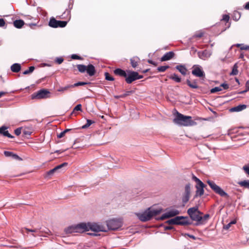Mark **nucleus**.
I'll return each instance as SVG.
<instances>
[{
	"label": "nucleus",
	"mask_w": 249,
	"mask_h": 249,
	"mask_svg": "<svg viewBox=\"0 0 249 249\" xmlns=\"http://www.w3.org/2000/svg\"><path fill=\"white\" fill-rule=\"evenodd\" d=\"M173 122L180 126H192L195 125L196 123L192 120V117L185 116L178 112L173 120Z\"/></svg>",
	"instance_id": "nucleus-1"
},
{
	"label": "nucleus",
	"mask_w": 249,
	"mask_h": 249,
	"mask_svg": "<svg viewBox=\"0 0 249 249\" xmlns=\"http://www.w3.org/2000/svg\"><path fill=\"white\" fill-rule=\"evenodd\" d=\"M161 212V209H154L150 208L147 209L143 213H138L137 215L141 221L146 222L150 220L154 216L160 214Z\"/></svg>",
	"instance_id": "nucleus-2"
},
{
	"label": "nucleus",
	"mask_w": 249,
	"mask_h": 249,
	"mask_svg": "<svg viewBox=\"0 0 249 249\" xmlns=\"http://www.w3.org/2000/svg\"><path fill=\"white\" fill-rule=\"evenodd\" d=\"M187 213L193 221L197 222V224H202V215L203 213L198 210V207L189 208L187 210Z\"/></svg>",
	"instance_id": "nucleus-3"
},
{
	"label": "nucleus",
	"mask_w": 249,
	"mask_h": 249,
	"mask_svg": "<svg viewBox=\"0 0 249 249\" xmlns=\"http://www.w3.org/2000/svg\"><path fill=\"white\" fill-rule=\"evenodd\" d=\"M86 227L85 223H81L76 225L71 226L65 229V231L67 234H71L74 233H82L85 231Z\"/></svg>",
	"instance_id": "nucleus-4"
},
{
	"label": "nucleus",
	"mask_w": 249,
	"mask_h": 249,
	"mask_svg": "<svg viewBox=\"0 0 249 249\" xmlns=\"http://www.w3.org/2000/svg\"><path fill=\"white\" fill-rule=\"evenodd\" d=\"M85 231L91 230L95 232L104 231L106 232L107 230L104 226L97 223L88 222L86 223Z\"/></svg>",
	"instance_id": "nucleus-5"
},
{
	"label": "nucleus",
	"mask_w": 249,
	"mask_h": 249,
	"mask_svg": "<svg viewBox=\"0 0 249 249\" xmlns=\"http://www.w3.org/2000/svg\"><path fill=\"white\" fill-rule=\"evenodd\" d=\"M78 70L81 73H84L85 71L90 76H93L96 73V70L94 66L92 64H89L87 66L79 64L76 66Z\"/></svg>",
	"instance_id": "nucleus-6"
},
{
	"label": "nucleus",
	"mask_w": 249,
	"mask_h": 249,
	"mask_svg": "<svg viewBox=\"0 0 249 249\" xmlns=\"http://www.w3.org/2000/svg\"><path fill=\"white\" fill-rule=\"evenodd\" d=\"M143 77V75H140L138 72L128 71H127V76L125 80L127 84H131L133 81L142 79Z\"/></svg>",
	"instance_id": "nucleus-7"
},
{
	"label": "nucleus",
	"mask_w": 249,
	"mask_h": 249,
	"mask_svg": "<svg viewBox=\"0 0 249 249\" xmlns=\"http://www.w3.org/2000/svg\"><path fill=\"white\" fill-rule=\"evenodd\" d=\"M207 183L210 186L211 188L216 194L220 195L221 196L229 197V195L223 190H222L219 186L217 185L213 181L208 180Z\"/></svg>",
	"instance_id": "nucleus-8"
},
{
	"label": "nucleus",
	"mask_w": 249,
	"mask_h": 249,
	"mask_svg": "<svg viewBox=\"0 0 249 249\" xmlns=\"http://www.w3.org/2000/svg\"><path fill=\"white\" fill-rule=\"evenodd\" d=\"M107 229L109 230H116L122 227V222L119 219H112L106 222Z\"/></svg>",
	"instance_id": "nucleus-9"
},
{
	"label": "nucleus",
	"mask_w": 249,
	"mask_h": 249,
	"mask_svg": "<svg viewBox=\"0 0 249 249\" xmlns=\"http://www.w3.org/2000/svg\"><path fill=\"white\" fill-rule=\"evenodd\" d=\"M50 94V92L47 89H42L32 94L31 97L32 99H46L49 97Z\"/></svg>",
	"instance_id": "nucleus-10"
},
{
	"label": "nucleus",
	"mask_w": 249,
	"mask_h": 249,
	"mask_svg": "<svg viewBox=\"0 0 249 249\" xmlns=\"http://www.w3.org/2000/svg\"><path fill=\"white\" fill-rule=\"evenodd\" d=\"M192 73L194 76L199 77H205V74L201 66L198 65H195L193 66Z\"/></svg>",
	"instance_id": "nucleus-11"
},
{
	"label": "nucleus",
	"mask_w": 249,
	"mask_h": 249,
	"mask_svg": "<svg viewBox=\"0 0 249 249\" xmlns=\"http://www.w3.org/2000/svg\"><path fill=\"white\" fill-rule=\"evenodd\" d=\"M67 22L66 21H60L56 20L54 18H51L49 25L53 28L64 27L67 25Z\"/></svg>",
	"instance_id": "nucleus-12"
},
{
	"label": "nucleus",
	"mask_w": 249,
	"mask_h": 249,
	"mask_svg": "<svg viewBox=\"0 0 249 249\" xmlns=\"http://www.w3.org/2000/svg\"><path fill=\"white\" fill-rule=\"evenodd\" d=\"M179 213V211L176 209H172L167 211L165 213L162 214L160 217V219L164 220L165 219L169 218L170 217H173L177 215H178Z\"/></svg>",
	"instance_id": "nucleus-13"
},
{
	"label": "nucleus",
	"mask_w": 249,
	"mask_h": 249,
	"mask_svg": "<svg viewBox=\"0 0 249 249\" xmlns=\"http://www.w3.org/2000/svg\"><path fill=\"white\" fill-rule=\"evenodd\" d=\"M7 127L5 126H2L0 127V134L9 138H13L14 136L11 135L8 130Z\"/></svg>",
	"instance_id": "nucleus-14"
},
{
	"label": "nucleus",
	"mask_w": 249,
	"mask_h": 249,
	"mask_svg": "<svg viewBox=\"0 0 249 249\" xmlns=\"http://www.w3.org/2000/svg\"><path fill=\"white\" fill-rule=\"evenodd\" d=\"M175 55L173 52H169L165 53L160 58L161 61H165L173 58Z\"/></svg>",
	"instance_id": "nucleus-15"
},
{
	"label": "nucleus",
	"mask_w": 249,
	"mask_h": 249,
	"mask_svg": "<svg viewBox=\"0 0 249 249\" xmlns=\"http://www.w3.org/2000/svg\"><path fill=\"white\" fill-rule=\"evenodd\" d=\"M175 218L177 219L176 225H186L189 224L186 218L183 216H176Z\"/></svg>",
	"instance_id": "nucleus-16"
},
{
	"label": "nucleus",
	"mask_w": 249,
	"mask_h": 249,
	"mask_svg": "<svg viewBox=\"0 0 249 249\" xmlns=\"http://www.w3.org/2000/svg\"><path fill=\"white\" fill-rule=\"evenodd\" d=\"M186 84L187 85L192 89H197L199 88V86L197 84V80L195 79L191 81L189 79L186 80Z\"/></svg>",
	"instance_id": "nucleus-17"
},
{
	"label": "nucleus",
	"mask_w": 249,
	"mask_h": 249,
	"mask_svg": "<svg viewBox=\"0 0 249 249\" xmlns=\"http://www.w3.org/2000/svg\"><path fill=\"white\" fill-rule=\"evenodd\" d=\"M68 163L67 162H64L61 164H60L56 167H55L53 169L50 170L47 172V175L48 176H52L54 172H55L57 170H58L59 169H61L63 167L65 166H67Z\"/></svg>",
	"instance_id": "nucleus-18"
},
{
	"label": "nucleus",
	"mask_w": 249,
	"mask_h": 249,
	"mask_svg": "<svg viewBox=\"0 0 249 249\" xmlns=\"http://www.w3.org/2000/svg\"><path fill=\"white\" fill-rule=\"evenodd\" d=\"M4 154L6 157H11L13 159L21 160L22 159L19 157L18 155L14 154V153L10 151H5L4 152Z\"/></svg>",
	"instance_id": "nucleus-19"
},
{
	"label": "nucleus",
	"mask_w": 249,
	"mask_h": 249,
	"mask_svg": "<svg viewBox=\"0 0 249 249\" xmlns=\"http://www.w3.org/2000/svg\"><path fill=\"white\" fill-rule=\"evenodd\" d=\"M114 73L118 76L123 77L125 78L127 76V73L123 70L118 68L114 71Z\"/></svg>",
	"instance_id": "nucleus-20"
},
{
	"label": "nucleus",
	"mask_w": 249,
	"mask_h": 249,
	"mask_svg": "<svg viewBox=\"0 0 249 249\" xmlns=\"http://www.w3.org/2000/svg\"><path fill=\"white\" fill-rule=\"evenodd\" d=\"M130 61L132 67L134 68H135L140 63V59L137 56H134L130 59Z\"/></svg>",
	"instance_id": "nucleus-21"
},
{
	"label": "nucleus",
	"mask_w": 249,
	"mask_h": 249,
	"mask_svg": "<svg viewBox=\"0 0 249 249\" xmlns=\"http://www.w3.org/2000/svg\"><path fill=\"white\" fill-rule=\"evenodd\" d=\"M197 54L199 58L203 60H205L210 56V54L207 50L202 52H198Z\"/></svg>",
	"instance_id": "nucleus-22"
},
{
	"label": "nucleus",
	"mask_w": 249,
	"mask_h": 249,
	"mask_svg": "<svg viewBox=\"0 0 249 249\" xmlns=\"http://www.w3.org/2000/svg\"><path fill=\"white\" fill-rule=\"evenodd\" d=\"M176 69L178 70L182 75L186 74L187 69L185 66L182 65H178L176 66Z\"/></svg>",
	"instance_id": "nucleus-23"
},
{
	"label": "nucleus",
	"mask_w": 249,
	"mask_h": 249,
	"mask_svg": "<svg viewBox=\"0 0 249 249\" xmlns=\"http://www.w3.org/2000/svg\"><path fill=\"white\" fill-rule=\"evenodd\" d=\"M11 70L14 72H18L21 70V66L19 64L15 63L11 66Z\"/></svg>",
	"instance_id": "nucleus-24"
},
{
	"label": "nucleus",
	"mask_w": 249,
	"mask_h": 249,
	"mask_svg": "<svg viewBox=\"0 0 249 249\" xmlns=\"http://www.w3.org/2000/svg\"><path fill=\"white\" fill-rule=\"evenodd\" d=\"M247 106L245 105H240L231 109V111H240L246 108Z\"/></svg>",
	"instance_id": "nucleus-25"
},
{
	"label": "nucleus",
	"mask_w": 249,
	"mask_h": 249,
	"mask_svg": "<svg viewBox=\"0 0 249 249\" xmlns=\"http://www.w3.org/2000/svg\"><path fill=\"white\" fill-rule=\"evenodd\" d=\"M14 26L17 28H21L24 24V22L21 19L16 20L14 21Z\"/></svg>",
	"instance_id": "nucleus-26"
},
{
	"label": "nucleus",
	"mask_w": 249,
	"mask_h": 249,
	"mask_svg": "<svg viewBox=\"0 0 249 249\" xmlns=\"http://www.w3.org/2000/svg\"><path fill=\"white\" fill-rule=\"evenodd\" d=\"M240 186L249 189V180H245L238 182Z\"/></svg>",
	"instance_id": "nucleus-27"
},
{
	"label": "nucleus",
	"mask_w": 249,
	"mask_h": 249,
	"mask_svg": "<svg viewBox=\"0 0 249 249\" xmlns=\"http://www.w3.org/2000/svg\"><path fill=\"white\" fill-rule=\"evenodd\" d=\"M169 78L175 81L177 83H179L181 82V78L178 77L177 74L174 73L173 75L169 76Z\"/></svg>",
	"instance_id": "nucleus-28"
},
{
	"label": "nucleus",
	"mask_w": 249,
	"mask_h": 249,
	"mask_svg": "<svg viewBox=\"0 0 249 249\" xmlns=\"http://www.w3.org/2000/svg\"><path fill=\"white\" fill-rule=\"evenodd\" d=\"M205 187H196V196H201L202 195H203L204 194V188Z\"/></svg>",
	"instance_id": "nucleus-29"
},
{
	"label": "nucleus",
	"mask_w": 249,
	"mask_h": 249,
	"mask_svg": "<svg viewBox=\"0 0 249 249\" xmlns=\"http://www.w3.org/2000/svg\"><path fill=\"white\" fill-rule=\"evenodd\" d=\"M190 197V195L184 193L182 198L183 203L186 204L189 201Z\"/></svg>",
	"instance_id": "nucleus-30"
},
{
	"label": "nucleus",
	"mask_w": 249,
	"mask_h": 249,
	"mask_svg": "<svg viewBox=\"0 0 249 249\" xmlns=\"http://www.w3.org/2000/svg\"><path fill=\"white\" fill-rule=\"evenodd\" d=\"M95 123L94 121L91 120H87V123L85 124L82 126V128L83 129L88 128L91 124H94Z\"/></svg>",
	"instance_id": "nucleus-31"
},
{
	"label": "nucleus",
	"mask_w": 249,
	"mask_h": 249,
	"mask_svg": "<svg viewBox=\"0 0 249 249\" xmlns=\"http://www.w3.org/2000/svg\"><path fill=\"white\" fill-rule=\"evenodd\" d=\"M70 88H72V85H69L64 87H61L57 89V91L59 92H64Z\"/></svg>",
	"instance_id": "nucleus-32"
},
{
	"label": "nucleus",
	"mask_w": 249,
	"mask_h": 249,
	"mask_svg": "<svg viewBox=\"0 0 249 249\" xmlns=\"http://www.w3.org/2000/svg\"><path fill=\"white\" fill-rule=\"evenodd\" d=\"M35 67L34 66H31L29 68V69L25 71L23 73L24 75H27L28 74H30L32 73L35 70Z\"/></svg>",
	"instance_id": "nucleus-33"
},
{
	"label": "nucleus",
	"mask_w": 249,
	"mask_h": 249,
	"mask_svg": "<svg viewBox=\"0 0 249 249\" xmlns=\"http://www.w3.org/2000/svg\"><path fill=\"white\" fill-rule=\"evenodd\" d=\"M184 193L186 194L190 195V194H191V185H190V184L188 183L185 185Z\"/></svg>",
	"instance_id": "nucleus-34"
},
{
	"label": "nucleus",
	"mask_w": 249,
	"mask_h": 249,
	"mask_svg": "<svg viewBox=\"0 0 249 249\" xmlns=\"http://www.w3.org/2000/svg\"><path fill=\"white\" fill-rule=\"evenodd\" d=\"M168 68H169V66H160V67H159L158 68H157V70L159 72H164L167 69H168Z\"/></svg>",
	"instance_id": "nucleus-35"
},
{
	"label": "nucleus",
	"mask_w": 249,
	"mask_h": 249,
	"mask_svg": "<svg viewBox=\"0 0 249 249\" xmlns=\"http://www.w3.org/2000/svg\"><path fill=\"white\" fill-rule=\"evenodd\" d=\"M82 111V105L81 104L77 105L73 109V111L71 113V115L74 114L75 111Z\"/></svg>",
	"instance_id": "nucleus-36"
},
{
	"label": "nucleus",
	"mask_w": 249,
	"mask_h": 249,
	"mask_svg": "<svg viewBox=\"0 0 249 249\" xmlns=\"http://www.w3.org/2000/svg\"><path fill=\"white\" fill-rule=\"evenodd\" d=\"M105 78L108 81H114V78L110 75V74L108 72H105Z\"/></svg>",
	"instance_id": "nucleus-37"
},
{
	"label": "nucleus",
	"mask_w": 249,
	"mask_h": 249,
	"mask_svg": "<svg viewBox=\"0 0 249 249\" xmlns=\"http://www.w3.org/2000/svg\"><path fill=\"white\" fill-rule=\"evenodd\" d=\"M238 74L237 66L236 64H235L232 68V71L231 73V75H235Z\"/></svg>",
	"instance_id": "nucleus-38"
},
{
	"label": "nucleus",
	"mask_w": 249,
	"mask_h": 249,
	"mask_svg": "<svg viewBox=\"0 0 249 249\" xmlns=\"http://www.w3.org/2000/svg\"><path fill=\"white\" fill-rule=\"evenodd\" d=\"M89 83L87 82H78L74 84L73 85H72V88H74L75 87H77L79 86H84L87 84H89Z\"/></svg>",
	"instance_id": "nucleus-39"
},
{
	"label": "nucleus",
	"mask_w": 249,
	"mask_h": 249,
	"mask_svg": "<svg viewBox=\"0 0 249 249\" xmlns=\"http://www.w3.org/2000/svg\"><path fill=\"white\" fill-rule=\"evenodd\" d=\"M209 218L210 215L209 214H206L203 216H202V224L206 223Z\"/></svg>",
	"instance_id": "nucleus-40"
},
{
	"label": "nucleus",
	"mask_w": 249,
	"mask_h": 249,
	"mask_svg": "<svg viewBox=\"0 0 249 249\" xmlns=\"http://www.w3.org/2000/svg\"><path fill=\"white\" fill-rule=\"evenodd\" d=\"M221 90H222V89L221 88L220 86L216 87L211 89V93H213L216 92L220 91Z\"/></svg>",
	"instance_id": "nucleus-41"
},
{
	"label": "nucleus",
	"mask_w": 249,
	"mask_h": 249,
	"mask_svg": "<svg viewBox=\"0 0 249 249\" xmlns=\"http://www.w3.org/2000/svg\"><path fill=\"white\" fill-rule=\"evenodd\" d=\"M177 218H172V219H171L168 221H166V223L169 224H174V225H176V223H177Z\"/></svg>",
	"instance_id": "nucleus-42"
},
{
	"label": "nucleus",
	"mask_w": 249,
	"mask_h": 249,
	"mask_svg": "<svg viewBox=\"0 0 249 249\" xmlns=\"http://www.w3.org/2000/svg\"><path fill=\"white\" fill-rule=\"evenodd\" d=\"M196 187H205V185L199 179L198 181L196 182Z\"/></svg>",
	"instance_id": "nucleus-43"
},
{
	"label": "nucleus",
	"mask_w": 249,
	"mask_h": 249,
	"mask_svg": "<svg viewBox=\"0 0 249 249\" xmlns=\"http://www.w3.org/2000/svg\"><path fill=\"white\" fill-rule=\"evenodd\" d=\"M203 36L202 32H198L195 34L193 36V38H201Z\"/></svg>",
	"instance_id": "nucleus-44"
},
{
	"label": "nucleus",
	"mask_w": 249,
	"mask_h": 249,
	"mask_svg": "<svg viewBox=\"0 0 249 249\" xmlns=\"http://www.w3.org/2000/svg\"><path fill=\"white\" fill-rule=\"evenodd\" d=\"M246 89L244 91H241L240 93H244L249 90V81H247L245 85Z\"/></svg>",
	"instance_id": "nucleus-45"
},
{
	"label": "nucleus",
	"mask_w": 249,
	"mask_h": 249,
	"mask_svg": "<svg viewBox=\"0 0 249 249\" xmlns=\"http://www.w3.org/2000/svg\"><path fill=\"white\" fill-rule=\"evenodd\" d=\"M133 92V91H127L125 93L120 95V97L124 98L127 96L129 95L130 94H131Z\"/></svg>",
	"instance_id": "nucleus-46"
},
{
	"label": "nucleus",
	"mask_w": 249,
	"mask_h": 249,
	"mask_svg": "<svg viewBox=\"0 0 249 249\" xmlns=\"http://www.w3.org/2000/svg\"><path fill=\"white\" fill-rule=\"evenodd\" d=\"M71 58L73 59H77V60H82V58L81 56H80L77 54L71 55Z\"/></svg>",
	"instance_id": "nucleus-47"
},
{
	"label": "nucleus",
	"mask_w": 249,
	"mask_h": 249,
	"mask_svg": "<svg viewBox=\"0 0 249 249\" xmlns=\"http://www.w3.org/2000/svg\"><path fill=\"white\" fill-rule=\"evenodd\" d=\"M15 134L17 136L19 135L21 133V128H18L16 129L14 131Z\"/></svg>",
	"instance_id": "nucleus-48"
},
{
	"label": "nucleus",
	"mask_w": 249,
	"mask_h": 249,
	"mask_svg": "<svg viewBox=\"0 0 249 249\" xmlns=\"http://www.w3.org/2000/svg\"><path fill=\"white\" fill-rule=\"evenodd\" d=\"M230 19V17L228 15H224L223 16L222 20L226 21L228 22Z\"/></svg>",
	"instance_id": "nucleus-49"
},
{
	"label": "nucleus",
	"mask_w": 249,
	"mask_h": 249,
	"mask_svg": "<svg viewBox=\"0 0 249 249\" xmlns=\"http://www.w3.org/2000/svg\"><path fill=\"white\" fill-rule=\"evenodd\" d=\"M64 61V59L62 57L56 58L55 62L58 64H61Z\"/></svg>",
	"instance_id": "nucleus-50"
},
{
	"label": "nucleus",
	"mask_w": 249,
	"mask_h": 249,
	"mask_svg": "<svg viewBox=\"0 0 249 249\" xmlns=\"http://www.w3.org/2000/svg\"><path fill=\"white\" fill-rule=\"evenodd\" d=\"M220 86L221 88V87L223 88V89H227L229 88V85L227 84H226V83H223V84H221Z\"/></svg>",
	"instance_id": "nucleus-51"
},
{
	"label": "nucleus",
	"mask_w": 249,
	"mask_h": 249,
	"mask_svg": "<svg viewBox=\"0 0 249 249\" xmlns=\"http://www.w3.org/2000/svg\"><path fill=\"white\" fill-rule=\"evenodd\" d=\"M243 168L245 172L249 175V166H244Z\"/></svg>",
	"instance_id": "nucleus-52"
},
{
	"label": "nucleus",
	"mask_w": 249,
	"mask_h": 249,
	"mask_svg": "<svg viewBox=\"0 0 249 249\" xmlns=\"http://www.w3.org/2000/svg\"><path fill=\"white\" fill-rule=\"evenodd\" d=\"M5 24V22L4 19L0 18V27H3Z\"/></svg>",
	"instance_id": "nucleus-53"
},
{
	"label": "nucleus",
	"mask_w": 249,
	"mask_h": 249,
	"mask_svg": "<svg viewBox=\"0 0 249 249\" xmlns=\"http://www.w3.org/2000/svg\"><path fill=\"white\" fill-rule=\"evenodd\" d=\"M65 132H64V131L61 132L59 134H57V138H61L65 136Z\"/></svg>",
	"instance_id": "nucleus-54"
},
{
	"label": "nucleus",
	"mask_w": 249,
	"mask_h": 249,
	"mask_svg": "<svg viewBox=\"0 0 249 249\" xmlns=\"http://www.w3.org/2000/svg\"><path fill=\"white\" fill-rule=\"evenodd\" d=\"M25 230L27 231V232H36L37 231V229H34V230H32V229H28V228H25Z\"/></svg>",
	"instance_id": "nucleus-55"
},
{
	"label": "nucleus",
	"mask_w": 249,
	"mask_h": 249,
	"mask_svg": "<svg viewBox=\"0 0 249 249\" xmlns=\"http://www.w3.org/2000/svg\"><path fill=\"white\" fill-rule=\"evenodd\" d=\"M240 49L242 50H249V46H243L240 47Z\"/></svg>",
	"instance_id": "nucleus-56"
},
{
	"label": "nucleus",
	"mask_w": 249,
	"mask_h": 249,
	"mask_svg": "<svg viewBox=\"0 0 249 249\" xmlns=\"http://www.w3.org/2000/svg\"><path fill=\"white\" fill-rule=\"evenodd\" d=\"M8 93V92H5V91H0V98L3 96H5Z\"/></svg>",
	"instance_id": "nucleus-57"
},
{
	"label": "nucleus",
	"mask_w": 249,
	"mask_h": 249,
	"mask_svg": "<svg viewBox=\"0 0 249 249\" xmlns=\"http://www.w3.org/2000/svg\"><path fill=\"white\" fill-rule=\"evenodd\" d=\"M148 63L152 64L155 66H156L157 65V64L156 62H154L153 61H152L151 60H148Z\"/></svg>",
	"instance_id": "nucleus-58"
},
{
	"label": "nucleus",
	"mask_w": 249,
	"mask_h": 249,
	"mask_svg": "<svg viewBox=\"0 0 249 249\" xmlns=\"http://www.w3.org/2000/svg\"><path fill=\"white\" fill-rule=\"evenodd\" d=\"M66 150H62V149H61V150H56L55 151H54V153H62L64 152H65Z\"/></svg>",
	"instance_id": "nucleus-59"
},
{
	"label": "nucleus",
	"mask_w": 249,
	"mask_h": 249,
	"mask_svg": "<svg viewBox=\"0 0 249 249\" xmlns=\"http://www.w3.org/2000/svg\"><path fill=\"white\" fill-rule=\"evenodd\" d=\"M244 8L246 10H249V1L246 3L244 6Z\"/></svg>",
	"instance_id": "nucleus-60"
},
{
	"label": "nucleus",
	"mask_w": 249,
	"mask_h": 249,
	"mask_svg": "<svg viewBox=\"0 0 249 249\" xmlns=\"http://www.w3.org/2000/svg\"><path fill=\"white\" fill-rule=\"evenodd\" d=\"M23 134L25 135H30L31 134V132L24 130L23 131Z\"/></svg>",
	"instance_id": "nucleus-61"
},
{
	"label": "nucleus",
	"mask_w": 249,
	"mask_h": 249,
	"mask_svg": "<svg viewBox=\"0 0 249 249\" xmlns=\"http://www.w3.org/2000/svg\"><path fill=\"white\" fill-rule=\"evenodd\" d=\"M173 229V227L171 226H165L164 227V229L165 230H171Z\"/></svg>",
	"instance_id": "nucleus-62"
},
{
	"label": "nucleus",
	"mask_w": 249,
	"mask_h": 249,
	"mask_svg": "<svg viewBox=\"0 0 249 249\" xmlns=\"http://www.w3.org/2000/svg\"><path fill=\"white\" fill-rule=\"evenodd\" d=\"M192 178H193V179L194 180H195L196 182L198 181V179H199V178H197V177H196L195 176H194H194H193Z\"/></svg>",
	"instance_id": "nucleus-63"
},
{
	"label": "nucleus",
	"mask_w": 249,
	"mask_h": 249,
	"mask_svg": "<svg viewBox=\"0 0 249 249\" xmlns=\"http://www.w3.org/2000/svg\"><path fill=\"white\" fill-rule=\"evenodd\" d=\"M231 224L229 223L228 224H227V225L225 226V229H226V230H228L230 227H231Z\"/></svg>",
	"instance_id": "nucleus-64"
}]
</instances>
